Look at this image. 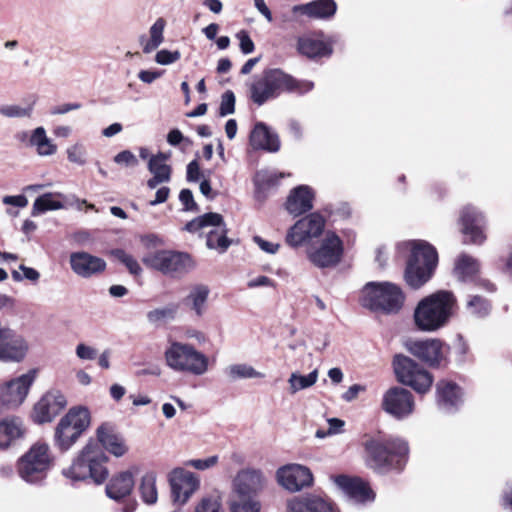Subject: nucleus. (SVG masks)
Returning a JSON list of instances; mask_svg holds the SVG:
<instances>
[{
    "mask_svg": "<svg viewBox=\"0 0 512 512\" xmlns=\"http://www.w3.org/2000/svg\"><path fill=\"white\" fill-rule=\"evenodd\" d=\"M397 252L402 255L410 253L404 272V279L411 288L419 289L428 282L438 264L436 249L424 240L399 242Z\"/></svg>",
    "mask_w": 512,
    "mask_h": 512,
    "instance_id": "1",
    "label": "nucleus"
},
{
    "mask_svg": "<svg viewBox=\"0 0 512 512\" xmlns=\"http://www.w3.org/2000/svg\"><path fill=\"white\" fill-rule=\"evenodd\" d=\"M314 88L309 80H297L280 69H269L254 80L250 87V97L257 105H263L283 92L304 94Z\"/></svg>",
    "mask_w": 512,
    "mask_h": 512,
    "instance_id": "2",
    "label": "nucleus"
},
{
    "mask_svg": "<svg viewBox=\"0 0 512 512\" xmlns=\"http://www.w3.org/2000/svg\"><path fill=\"white\" fill-rule=\"evenodd\" d=\"M455 304L453 293L444 290L423 298L414 310L415 325L426 332L442 328L451 318Z\"/></svg>",
    "mask_w": 512,
    "mask_h": 512,
    "instance_id": "3",
    "label": "nucleus"
},
{
    "mask_svg": "<svg viewBox=\"0 0 512 512\" xmlns=\"http://www.w3.org/2000/svg\"><path fill=\"white\" fill-rule=\"evenodd\" d=\"M366 464L373 470L384 473L405 466L409 447L402 439H370L365 443Z\"/></svg>",
    "mask_w": 512,
    "mask_h": 512,
    "instance_id": "4",
    "label": "nucleus"
},
{
    "mask_svg": "<svg viewBox=\"0 0 512 512\" xmlns=\"http://www.w3.org/2000/svg\"><path fill=\"white\" fill-rule=\"evenodd\" d=\"M106 461L107 456L99 444L89 441L72 464L63 469L62 473L71 481H84L90 478L94 483L101 484L108 476Z\"/></svg>",
    "mask_w": 512,
    "mask_h": 512,
    "instance_id": "5",
    "label": "nucleus"
},
{
    "mask_svg": "<svg viewBox=\"0 0 512 512\" xmlns=\"http://www.w3.org/2000/svg\"><path fill=\"white\" fill-rule=\"evenodd\" d=\"M164 359L166 365L177 373L202 376L210 368V361L206 354L192 344L176 340L169 341Z\"/></svg>",
    "mask_w": 512,
    "mask_h": 512,
    "instance_id": "6",
    "label": "nucleus"
},
{
    "mask_svg": "<svg viewBox=\"0 0 512 512\" xmlns=\"http://www.w3.org/2000/svg\"><path fill=\"white\" fill-rule=\"evenodd\" d=\"M405 295L392 282H368L361 290L360 303L372 311L397 313L403 306Z\"/></svg>",
    "mask_w": 512,
    "mask_h": 512,
    "instance_id": "7",
    "label": "nucleus"
},
{
    "mask_svg": "<svg viewBox=\"0 0 512 512\" xmlns=\"http://www.w3.org/2000/svg\"><path fill=\"white\" fill-rule=\"evenodd\" d=\"M54 456L50 446L43 441L35 442L17 462V472L27 483L42 482L53 467Z\"/></svg>",
    "mask_w": 512,
    "mask_h": 512,
    "instance_id": "8",
    "label": "nucleus"
},
{
    "mask_svg": "<svg viewBox=\"0 0 512 512\" xmlns=\"http://www.w3.org/2000/svg\"><path fill=\"white\" fill-rule=\"evenodd\" d=\"M184 229L189 233L206 237V246L209 249L224 253L231 245L227 237V227L221 214L209 212L189 221Z\"/></svg>",
    "mask_w": 512,
    "mask_h": 512,
    "instance_id": "9",
    "label": "nucleus"
},
{
    "mask_svg": "<svg viewBox=\"0 0 512 512\" xmlns=\"http://www.w3.org/2000/svg\"><path fill=\"white\" fill-rule=\"evenodd\" d=\"M90 423V412L86 407L70 408L55 427V446L62 452L68 451L88 429Z\"/></svg>",
    "mask_w": 512,
    "mask_h": 512,
    "instance_id": "10",
    "label": "nucleus"
},
{
    "mask_svg": "<svg viewBox=\"0 0 512 512\" xmlns=\"http://www.w3.org/2000/svg\"><path fill=\"white\" fill-rule=\"evenodd\" d=\"M143 263L151 269L169 277H181L195 267L193 258L185 252L158 250L143 258Z\"/></svg>",
    "mask_w": 512,
    "mask_h": 512,
    "instance_id": "11",
    "label": "nucleus"
},
{
    "mask_svg": "<svg viewBox=\"0 0 512 512\" xmlns=\"http://www.w3.org/2000/svg\"><path fill=\"white\" fill-rule=\"evenodd\" d=\"M394 372L397 380L410 386L417 393L425 394L433 383L432 375L411 358L396 355L393 360Z\"/></svg>",
    "mask_w": 512,
    "mask_h": 512,
    "instance_id": "12",
    "label": "nucleus"
},
{
    "mask_svg": "<svg viewBox=\"0 0 512 512\" xmlns=\"http://www.w3.org/2000/svg\"><path fill=\"white\" fill-rule=\"evenodd\" d=\"M343 255L342 240L334 232L328 231L316 244L308 248L309 261L318 268L336 266Z\"/></svg>",
    "mask_w": 512,
    "mask_h": 512,
    "instance_id": "13",
    "label": "nucleus"
},
{
    "mask_svg": "<svg viewBox=\"0 0 512 512\" xmlns=\"http://www.w3.org/2000/svg\"><path fill=\"white\" fill-rule=\"evenodd\" d=\"M35 378L36 370L32 369L0 386V414L24 402Z\"/></svg>",
    "mask_w": 512,
    "mask_h": 512,
    "instance_id": "14",
    "label": "nucleus"
},
{
    "mask_svg": "<svg viewBox=\"0 0 512 512\" xmlns=\"http://www.w3.org/2000/svg\"><path fill=\"white\" fill-rule=\"evenodd\" d=\"M267 485V477L261 469L247 467L239 470L232 480V490L237 497H255Z\"/></svg>",
    "mask_w": 512,
    "mask_h": 512,
    "instance_id": "15",
    "label": "nucleus"
},
{
    "mask_svg": "<svg viewBox=\"0 0 512 512\" xmlns=\"http://www.w3.org/2000/svg\"><path fill=\"white\" fill-rule=\"evenodd\" d=\"M381 407L389 415L398 420H402L412 415L415 408V401L410 391L395 386L384 393Z\"/></svg>",
    "mask_w": 512,
    "mask_h": 512,
    "instance_id": "16",
    "label": "nucleus"
},
{
    "mask_svg": "<svg viewBox=\"0 0 512 512\" xmlns=\"http://www.w3.org/2000/svg\"><path fill=\"white\" fill-rule=\"evenodd\" d=\"M325 219L319 213H311L298 220L287 232L286 242L298 247L311 238L318 237L324 230Z\"/></svg>",
    "mask_w": 512,
    "mask_h": 512,
    "instance_id": "17",
    "label": "nucleus"
},
{
    "mask_svg": "<svg viewBox=\"0 0 512 512\" xmlns=\"http://www.w3.org/2000/svg\"><path fill=\"white\" fill-rule=\"evenodd\" d=\"M173 502L184 505L199 489L200 480L192 472L183 468H175L169 477Z\"/></svg>",
    "mask_w": 512,
    "mask_h": 512,
    "instance_id": "18",
    "label": "nucleus"
},
{
    "mask_svg": "<svg viewBox=\"0 0 512 512\" xmlns=\"http://www.w3.org/2000/svg\"><path fill=\"white\" fill-rule=\"evenodd\" d=\"M406 348L412 355L432 367L439 366L446 359L447 347L439 339L409 341Z\"/></svg>",
    "mask_w": 512,
    "mask_h": 512,
    "instance_id": "19",
    "label": "nucleus"
},
{
    "mask_svg": "<svg viewBox=\"0 0 512 512\" xmlns=\"http://www.w3.org/2000/svg\"><path fill=\"white\" fill-rule=\"evenodd\" d=\"M276 478L283 488L291 492H297L312 484L311 471L300 464H287L276 472Z\"/></svg>",
    "mask_w": 512,
    "mask_h": 512,
    "instance_id": "20",
    "label": "nucleus"
},
{
    "mask_svg": "<svg viewBox=\"0 0 512 512\" xmlns=\"http://www.w3.org/2000/svg\"><path fill=\"white\" fill-rule=\"evenodd\" d=\"M66 405V398L61 392H47L34 405L32 418L38 424L51 422Z\"/></svg>",
    "mask_w": 512,
    "mask_h": 512,
    "instance_id": "21",
    "label": "nucleus"
},
{
    "mask_svg": "<svg viewBox=\"0 0 512 512\" xmlns=\"http://www.w3.org/2000/svg\"><path fill=\"white\" fill-rule=\"evenodd\" d=\"M461 232L469 237V243L481 245L486 240L484 234L485 217L475 207L465 206L460 214Z\"/></svg>",
    "mask_w": 512,
    "mask_h": 512,
    "instance_id": "22",
    "label": "nucleus"
},
{
    "mask_svg": "<svg viewBox=\"0 0 512 512\" xmlns=\"http://www.w3.org/2000/svg\"><path fill=\"white\" fill-rule=\"evenodd\" d=\"M335 485L354 503H366L374 500L370 487L359 478L346 475L334 476Z\"/></svg>",
    "mask_w": 512,
    "mask_h": 512,
    "instance_id": "23",
    "label": "nucleus"
},
{
    "mask_svg": "<svg viewBox=\"0 0 512 512\" xmlns=\"http://www.w3.org/2000/svg\"><path fill=\"white\" fill-rule=\"evenodd\" d=\"M210 294L211 289L207 284H191L183 298V304L193 316L202 318L208 310Z\"/></svg>",
    "mask_w": 512,
    "mask_h": 512,
    "instance_id": "24",
    "label": "nucleus"
},
{
    "mask_svg": "<svg viewBox=\"0 0 512 512\" xmlns=\"http://www.w3.org/2000/svg\"><path fill=\"white\" fill-rule=\"evenodd\" d=\"M29 350V345L25 338L15 334L7 328L5 339L0 344V360L4 362H20Z\"/></svg>",
    "mask_w": 512,
    "mask_h": 512,
    "instance_id": "25",
    "label": "nucleus"
},
{
    "mask_svg": "<svg viewBox=\"0 0 512 512\" xmlns=\"http://www.w3.org/2000/svg\"><path fill=\"white\" fill-rule=\"evenodd\" d=\"M286 512H339V510L326 498L307 495L289 500Z\"/></svg>",
    "mask_w": 512,
    "mask_h": 512,
    "instance_id": "26",
    "label": "nucleus"
},
{
    "mask_svg": "<svg viewBox=\"0 0 512 512\" xmlns=\"http://www.w3.org/2000/svg\"><path fill=\"white\" fill-rule=\"evenodd\" d=\"M70 264L74 273L89 278L101 273L106 268V262L97 256L87 252H74L70 255Z\"/></svg>",
    "mask_w": 512,
    "mask_h": 512,
    "instance_id": "27",
    "label": "nucleus"
},
{
    "mask_svg": "<svg viewBox=\"0 0 512 512\" xmlns=\"http://www.w3.org/2000/svg\"><path fill=\"white\" fill-rule=\"evenodd\" d=\"M437 404L445 412H454L463 403V392L454 382L441 380L436 385Z\"/></svg>",
    "mask_w": 512,
    "mask_h": 512,
    "instance_id": "28",
    "label": "nucleus"
},
{
    "mask_svg": "<svg viewBox=\"0 0 512 512\" xmlns=\"http://www.w3.org/2000/svg\"><path fill=\"white\" fill-rule=\"evenodd\" d=\"M16 139L26 148H34L38 155L49 156L56 152V145L47 137L45 130H25Z\"/></svg>",
    "mask_w": 512,
    "mask_h": 512,
    "instance_id": "29",
    "label": "nucleus"
},
{
    "mask_svg": "<svg viewBox=\"0 0 512 512\" xmlns=\"http://www.w3.org/2000/svg\"><path fill=\"white\" fill-rule=\"evenodd\" d=\"M314 192L307 185L295 187L289 193L285 207L293 216L302 215L313 208Z\"/></svg>",
    "mask_w": 512,
    "mask_h": 512,
    "instance_id": "30",
    "label": "nucleus"
},
{
    "mask_svg": "<svg viewBox=\"0 0 512 512\" xmlns=\"http://www.w3.org/2000/svg\"><path fill=\"white\" fill-rule=\"evenodd\" d=\"M26 428L23 420L17 416H8L0 421V450H6L16 441L24 438Z\"/></svg>",
    "mask_w": 512,
    "mask_h": 512,
    "instance_id": "31",
    "label": "nucleus"
},
{
    "mask_svg": "<svg viewBox=\"0 0 512 512\" xmlns=\"http://www.w3.org/2000/svg\"><path fill=\"white\" fill-rule=\"evenodd\" d=\"M294 14H302L313 19H330L337 11L334 0H313L306 4L296 5L292 9Z\"/></svg>",
    "mask_w": 512,
    "mask_h": 512,
    "instance_id": "32",
    "label": "nucleus"
},
{
    "mask_svg": "<svg viewBox=\"0 0 512 512\" xmlns=\"http://www.w3.org/2000/svg\"><path fill=\"white\" fill-rule=\"evenodd\" d=\"M99 443L104 449L116 457H121L127 452V446L121 435L116 433L109 424H102L96 430Z\"/></svg>",
    "mask_w": 512,
    "mask_h": 512,
    "instance_id": "33",
    "label": "nucleus"
},
{
    "mask_svg": "<svg viewBox=\"0 0 512 512\" xmlns=\"http://www.w3.org/2000/svg\"><path fill=\"white\" fill-rule=\"evenodd\" d=\"M134 488V478L131 472L123 471L112 477L106 486V494L115 501L128 497Z\"/></svg>",
    "mask_w": 512,
    "mask_h": 512,
    "instance_id": "34",
    "label": "nucleus"
},
{
    "mask_svg": "<svg viewBox=\"0 0 512 512\" xmlns=\"http://www.w3.org/2000/svg\"><path fill=\"white\" fill-rule=\"evenodd\" d=\"M165 27L166 20L159 17L149 28V36L143 34L139 37V44L142 47L143 53H152L164 42Z\"/></svg>",
    "mask_w": 512,
    "mask_h": 512,
    "instance_id": "35",
    "label": "nucleus"
},
{
    "mask_svg": "<svg viewBox=\"0 0 512 512\" xmlns=\"http://www.w3.org/2000/svg\"><path fill=\"white\" fill-rule=\"evenodd\" d=\"M297 49L300 54L308 58L324 57L332 54V47L328 43L309 36L298 39Z\"/></svg>",
    "mask_w": 512,
    "mask_h": 512,
    "instance_id": "36",
    "label": "nucleus"
},
{
    "mask_svg": "<svg viewBox=\"0 0 512 512\" xmlns=\"http://www.w3.org/2000/svg\"><path fill=\"white\" fill-rule=\"evenodd\" d=\"M250 144L254 149L276 152L280 148V140L274 130H251Z\"/></svg>",
    "mask_w": 512,
    "mask_h": 512,
    "instance_id": "37",
    "label": "nucleus"
},
{
    "mask_svg": "<svg viewBox=\"0 0 512 512\" xmlns=\"http://www.w3.org/2000/svg\"><path fill=\"white\" fill-rule=\"evenodd\" d=\"M479 268L477 259L467 254H461L455 262L454 273L461 281H472Z\"/></svg>",
    "mask_w": 512,
    "mask_h": 512,
    "instance_id": "38",
    "label": "nucleus"
},
{
    "mask_svg": "<svg viewBox=\"0 0 512 512\" xmlns=\"http://www.w3.org/2000/svg\"><path fill=\"white\" fill-rule=\"evenodd\" d=\"M225 374L230 381L241 379L264 378L265 374L257 371L254 367L246 363L232 364L225 369Z\"/></svg>",
    "mask_w": 512,
    "mask_h": 512,
    "instance_id": "39",
    "label": "nucleus"
},
{
    "mask_svg": "<svg viewBox=\"0 0 512 512\" xmlns=\"http://www.w3.org/2000/svg\"><path fill=\"white\" fill-rule=\"evenodd\" d=\"M37 97L31 96L25 106L4 104L0 106V114L7 118H29L32 115Z\"/></svg>",
    "mask_w": 512,
    "mask_h": 512,
    "instance_id": "40",
    "label": "nucleus"
},
{
    "mask_svg": "<svg viewBox=\"0 0 512 512\" xmlns=\"http://www.w3.org/2000/svg\"><path fill=\"white\" fill-rule=\"evenodd\" d=\"M139 491L143 502L146 504L152 505L157 502L158 493L156 488V474L154 472H147L143 475Z\"/></svg>",
    "mask_w": 512,
    "mask_h": 512,
    "instance_id": "41",
    "label": "nucleus"
},
{
    "mask_svg": "<svg viewBox=\"0 0 512 512\" xmlns=\"http://www.w3.org/2000/svg\"><path fill=\"white\" fill-rule=\"evenodd\" d=\"M178 310V304L170 303L166 306L150 310L147 313V320L151 324H159L166 321H173L178 314Z\"/></svg>",
    "mask_w": 512,
    "mask_h": 512,
    "instance_id": "42",
    "label": "nucleus"
},
{
    "mask_svg": "<svg viewBox=\"0 0 512 512\" xmlns=\"http://www.w3.org/2000/svg\"><path fill=\"white\" fill-rule=\"evenodd\" d=\"M317 379V369H314L308 375H301L299 373L293 372L288 379L290 393L295 394L300 390L313 386Z\"/></svg>",
    "mask_w": 512,
    "mask_h": 512,
    "instance_id": "43",
    "label": "nucleus"
},
{
    "mask_svg": "<svg viewBox=\"0 0 512 512\" xmlns=\"http://www.w3.org/2000/svg\"><path fill=\"white\" fill-rule=\"evenodd\" d=\"M55 194L45 193L39 196L33 203L32 215L38 216L50 210H59L63 208V204L55 199Z\"/></svg>",
    "mask_w": 512,
    "mask_h": 512,
    "instance_id": "44",
    "label": "nucleus"
},
{
    "mask_svg": "<svg viewBox=\"0 0 512 512\" xmlns=\"http://www.w3.org/2000/svg\"><path fill=\"white\" fill-rule=\"evenodd\" d=\"M261 502L255 497H237L229 502L230 512H260Z\"/></svg>",
    "mask_w": 512,
    "mask_h": 512,
    "instance_id": "45",
    "label": "nucleus"
},
{
    "mask_svg": "<svg viewBox=\"0 0 512 512\" xmlns=\"http://www.w3.org/2000/svg\"><path fill=\"white\" fill-rule=\"evenodd\" d=\"M284 177V174H277L276 172L261 170L255 174L254 183L259 195L261 191L274 187L278 184L279 180Z\"/></svg>",
    "mask_w": 512,
    "mask_h": 512,
    "instance_id": "46",
    "label": "nucleus"
},
{
    "mask_svg": "<svg viewBox=\"0 0 512 512\" xmlns=\"http://www.w3.org/2000/svg\"><path fill=\"white\" fill-rule=\"evenodd\" d=\"M166 160L167 156L162 153L153 156L149 160L148 168L153 175L158 176L165 181H169L171 169L170 166L165 163Z\"/></svg>",
    "mask_w": 512,
    "mask_h": 512,
    "instance_id": "47",
    "label": "nucleus"
},
{
    "mask_svg": "<svg viewBox=\"0 0 512 512\" xmlns=\"http://www.w3.org/2000/svg\"><path fill=\"white\" fill-rule=\"evenodd\" d=\"M467 309L473 315L484 317L489 314L491 306L486 299L480 296H473L467 302Z\"/></svg>",
    "mask_w": 512,
    "mask_h": 512,
    "instance_id": "48",
    "label": "nucleus"
},
{
    "mask_svg": "<svg viewBox=\"0 0 512 512\" xmlns=\"http://www.w3.org/2000/svg\"><path fill=\"white\" fill-rule=\"evenodd\" d=\"M112 255L121 263H123L131 274L139 275L141 273L142 269L139 263L136 261V259H134L133 256L127 254L124 250H113Z\"/></svg>",
    "mask_w": 512,
    "mask_h": 512,
    "instance_id": "49",
    "label": "nucleus"
},
{
    "mask_svg": "<svg viewBox=\"0 0 512 512\" xmlns=\"http://www.w3.org/2000/svg\"><path fill=\"white\" fill-rule=\"evenodd\" d=\"M195 512H223L219 496L203 497L195 507Z\"/></svg>",
    "mask_w": 512,
    "mask_h": 512,
    "instance_id": "50",
    "label": "nucleus"
},
{
    "mask_svg": "<svg viewBox=\"0 0 512 512\" xmlns=\"http://www.w3.org/2000/svg\"><path fill=\"white\" fill-rule=\"evenodd\" d=\"M181 58V53L178 50L169 51L162 49L155 55V62L160 65H169L177 62Z\"/></svg>",
    "mask_w": 512,
    "mask_h": 512,
    "instance_id": "51",
    "label": "nucleus"
},
{
    "mask_svg": "<svg viewBox=\"0 0 512 512\" xmlns=\"http://www.w3.org/2000/svg\"><path fill=\"white\" fill-rule=\"evenodd\" d=\"M218 456L213 455L205 459H191L185 462V466L193 467L194 469L204 471L214 467L218 463Z\"/></svg>",
    "mask_w": 512,
    "mask_h": 512,
    "instance_id": "52",
    "label": "nucleus"
},
{
    "mask_svg": "<svg viewBox=\"0 0 512 512\" xmlns=\"http://www.w3.org/2000/svg\"><path fill=\"white\" fill-rule=\"evenodd\" d=\"M235 108V95L232 91H226L221 97V103L219 107V114L226 116L234 112Z\"/></svg>",
    "mask_w": 512,
    "mask_h": 512,
    "instance_id": "53",
    "label": "nucleus"
},
{
    "mask_svg": "<svg viewBox=\"0 0 512 512\" xmlns=\"http://www.w3.org/2000/svg\"><path fill=\"white\" fill-rule=\"evenodd\" d=\"M67 157L68 160L77 165H84L85 160V150L82 145L75 144L67 149Z\"/></svg>",
    "mask_w": 512,
    "mask_h": 512,
    "instance_id": "54",
    "label": "nucleus"
},
{
    "mask_svg": "<svg viewBox=\"0 0 512 512\" xmlns=\"http://www.w3.org/2000/svg\"><path fill=\"white\" fill-rule=\"evenodd\" d=\"M236 38L239 40L240 50L243 54H250L254 51L255 45L249 34L245 30H241L236 34Z\"/></svg>",
    "mask_w": 512,
    "mask_h": 512,
    "instance_id": "55",
    "label": "nucleus"
},
{
    "mask_svg": "<svg viewBox=\"0 0 512 512\" xmlns=\"http://www.w3.org/2000/svg\"><path fill=\"white\" fill-rule=\"evenodd\" d=\"M75 352L81 360H94L97 356L96 349L83 343L76 346Z\"/></svg>",
    "mask_w": 512,
    "mask_h": 512,
    "instance_id": "56",
    "label": "nucleus"
},
{
    "mask_svg": "<svg viewBox=\"0 0 512 512\" xmlns=\"http://www.w3.org/2000/svg\"><path fill=\"white\" fill-rule=\"evenodd\" d=\"M179 200L184 206L185 211H193L197 209L193 194L189 189H182L179 194Z\"/></svg>",
    "mask_w": 512,
    "mask_h": 512,
    "instance_id": "57",
    "label": "nucleus"
},
{
    "mask_svg": "<svg viewBox=\"0 0 512 512\" xmlns=\"http://www.w3.org/2000/svg\"><path fill=\"white\" fill-rule=\"evenodd\" d=\"M114 161L117 164L126 165V166H136L138 164V160L135 157V155L128 150L118 153L114 157Z\"/></svg>",
    "mask_w": 512,
    "mask_h": 512,
    "instance_id": "58",
    "label": "nucleus"
},
{
    "mask_svg": "<svg viewBox=\"0 0 512 512\" xmlns=\"http://www.w3.org/2000/svg\"><path fill=\"white\" fill-rule=\"evenodd\" d=\"M253 241L258 245V247L262 251L269 253V254H275L280 247V245L278 243L264 240L260 236H254Z\"/></svg>",
    "mask_w": 512,
    "mask_h": 512,
    "instance_id": "59",
    "label": "nucleus"
},
{
    "mask_svg": "<svg viewBox=\"0 0 512 512\" xmlns=\"http://www.w3.org/2000/svg\"><path fill=\"white\" fill-rule=\"evenodd\" d=\"M81 107H82L81 103H78V102L64 103V104L52 107L50 110V114L51 115H62V114H66L73 110H78Z\"/></svg>",
    "mask_w": 512,
    "mask_h": 512,
    "instance_id": "60",
    "label": "nucleus"
},
{
    "mask_svg": "<svg viewBox=\"0 0 512 512\" xmlns=\"http://www.w3.org/2000/svg\"><path fill=\"white\" fill-rule=\"evenodd\" d=\"M365 391V387L359 384H354L342 395L343 400L351 402L357 398L360 392Z\"/></svg>",
    "mask_w": 512,
    "mask_h": 512,
    "instance_id": "61",
    "label": "nucleus"
},
{
    "mask_svg": "<svg viewBox=\"0 0 512 512\" xmlns=\"http://www.w3.org/2000/svg\"><path fill=\"white\" fill-rule=\"evenodd\" d=\"M3 203L16 207H25L28 204V200L24 195L5 196L3 198Z\"/></svg>",
    "mask_w": 512,
    "mask_h": 512,
    "instance_id": "62",
    "label": "nucleus"
},
{
    "mask_svg": "<svg viewBox=\"0 0 512 512\" xmlns=\"http://www.w3.org/2000/svg\"><path fill=\"white\" fill-rule=\"evenodd\" d=\"M200 176V167L196 160L191 161L187 166V180L197 181Z\"/></svg>",
    "mask_w": 512,
    "mask_h": 512,
    "instance_id": "63",
    "label": "nucleus"
},
{
    "mask_svg": "<svg viewBox=\"0 0 512 512\" xmlns=\"http://www.w3.org/2000/svg\"><path fill=\"white\" fill-rule=\"evenodd\" d=\"M161 76V73L160 72H157V71H151V70H141L139 73H138V78L144 82V83H147V84H150L152 82H154L157 78H159Z\"/></svg>",
    "mask_w": 512,
    "mask_h": 512,
    "instance_id": "64",
    "label": "nucleus"
}]
</instances>
